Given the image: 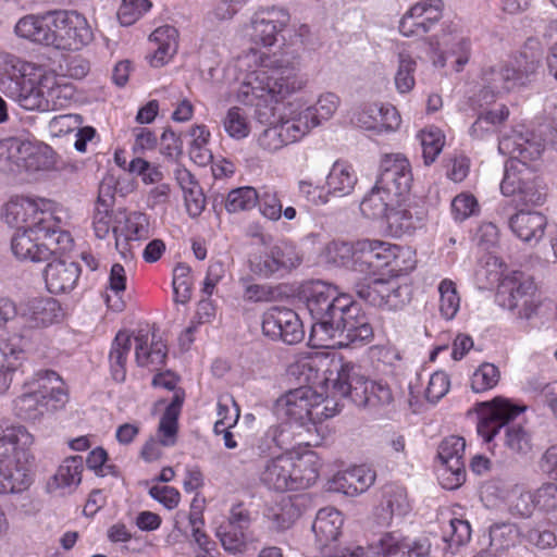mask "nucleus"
I'll use <instances>...</instances> for the list:
<instances>
[{"label":"nucleus","mask_w":557,"mask_h":557,"mask_svg":"<svg viewBox=\"0 0 557 557\" xmlns=\"http://www.w3.org/2000/svg\"><path fill=\"white\" fill-rule=\"evenodd\" d=\"M337 324L334 339L338 338L337 344L341 346L362 344L373 336V329L368 317L355 300H351Z\"/></svg>","instance_id":"aec40b11"},{"label":"nucleus","mask_w":557,"mask_h":557,"mask_svg":"<svg viewBox=\"0 0 557 557\" xmlns=\"http://www.w3.org/2000/svg\"><path fill=\"white\" fill-rule=\"evenodd\" d=\"M338 294L339 292L335 285L320 280L306 282L300 289V297L304 299L311 317L322 312L323 307L330 301H335Z\"/></svg>","instance_id":"c85d7f7f"},{"label":"nucleus","mask_w":557,"mask_h":557,"mask_svg":"<svg viewBox=\"0 0 557 557\" xmlns=\"http://www.w3.org/2000/svg\"><path fill=\"white\" fill-rule=\"evenodd\" d=\"M149 40L156 48L147 59L154 67L164 65L176 53L177 30L173 26L158 27L151 33Z\"/></svg>","instance_id":"c756f323"},{"label":"nucleus","mask_w":557,"mask_h":557,"mask_svg":"<svg viewBox=\"0 0 557 557\" xmlns=\"http://www.w3.org/2000/svg\"><path fill=\"white\" fill-rule=\"evenodd\" d=\"M246 532L239 528L221 523L216 528L215 535L226 552L236 554L246 548Z\"/></svg>","instance_id":"bf43d9fd"},{"label":"nucleus","mask_w":557,"mask_h":557,"mask_svg":"<svg viewBox=\"0 0 557 557\" xmlns=\"http://www.w3.org/2000/svg\"><path fill=\"white\" fill-rule=\"evenodd\" d=\"M444 541L448 543L451 553L466 545L471 539V527L467 520L454 518L450 519L448 529L444 531Z\"/></svg>","instance_id":"052dcab7"},{"label":"nucleus","mask_w":557,"mask_h":557,"mask_svg":"<svg viewBox=\"0 0 557 557\" xmlns=\"http://www.w3.org/2000/svg\"><path fill=\"white\" fill-rule=\"evenodd\" d=\"M23 388L13 401L15 414L23 420H39L63 408L69 400L67 387L53 370L37 371Z\"/></svg>","instance_id":"39448f33"},{"label":"nucleus","mask_w":557,"mask_h":557,"mask_svg":"<svg viewBox=\"0 0 557 557\" xmlns=\"http://www.w3.org/2000/svg\"><path fill=\"white\" fill-rule=\"evenodd\" d=\"M222 125L225 133L236 140L246 138L250 133L248 116L239 107H232L227 110Z\"/></svg>","instance_id":"3c124183"},{"label":"nucleus","mask_w":557,"mask_h":557,"mask_svg":"<svg viewBox=\"0 0 557 557\" xmlns=\"http://www.w3.org/2000/svg\"><path fill=\"white\" fill-rule=\"evenodd\" d=\"M466 441L461 436L450 435L442 440L437 448L441 461L438 480L446 490H456L466 480L465 465Z\"/></svg>","instance_id":"2eb2a0df"},{"label":"nucleus","mask_w":557,"mask_h":557,"mask_svg":"<svg viewBox=\"0 0 557 557\" xmlns=\"http://www.w3.org/2000/svg\"><path fill=\"white\" fill-rule=\"evenodd\" d=\"M508 226L524 243H539L547 226L546 216L539 211L520 210L508 219Z\"/></svg>","instance_id":"393cba45"},{"label":"nucleus","mask_w":557,"mask_h":557,"mask_svg":"<svg viewBox=\"0 0 557 557\" xmlns=\"http://www.w3.org/2000/svg\"><path fill=\"white\" fill-rule=\"evenodd\" d=\"M441 17V0H420L403 15L399 32L406 37L424 35Z\"/></svg>","instance_id":"6ab92c4d"},{"label":"nucleus","mask_w":557,"mask_h":557,"mask_svg":"<svg viewBox=\"0 0 557 557\" xmlns=\"http://www.w3.org/2000/svg\"><path fill=\"white\" fill-rule=\"evenodd\" d=\"M376 472L366 466H355L342 473H338L334 479V484L337 491L347 496H357L368 491L375 482Z\"/></svg>","instance_id":"bb28decb"},{"label":"nucleus","mask_w":557,"mask_h":557,"mask_svg":"<svg viewBox=\"0 0 557 557\" xmlns=\"http://www.w3.org/2000/svg\"><path fill=\"white\" fill-rule=\"evenodd\" d=\"M135 343V358L139 367H159L164 363L166 345L161 339H157L154 333L150 343L147 334H138Z\"/></svg>","instance_id":"e433bc0d"},{"label":"nucleus","mask_w":557,"mask_h":557,"mask_svg":"<svg viewBox=\"0 0 557 557\" xmlns=\"http://www.w3.org/2000/svg\"><path fill=\"white\" fill-rule=\"evenodd\" d=\"M271 250L280 271H290L302 262V257L293 243L281 240Z\"/></svg>","instance_id":"4d7b16f0"},{"label":"nucleus","mask_w":557,"mask_h":557,"mask_svg":"<svg viewBox=\"0 0 557 557\" xmlns=\"http://www.w3.org/2000/svg\"><path fill=\"white\" fill-rule=\"evenodd\" d=\"M127 242L147 239L150 235L149 219L145 213L132 212L124 218V225L120 227L119 236Z\"/></svg>","instance_id":"8fccbe9b"},{"label":"nucleus","mask_w":557,"mask_h":557,"mask_svg":"<svg viewBox=\"0 0 557 557\" xmlns=\"http://www.w3.org/2000/svg\"><path fill=\"white\" fill-rule=\"evenodd\" d=\"M131 348V336L125 332H119L112 342L111 350L109 354L111 376L117 383L125 381L126 361Z\"/></svg>","instance_id":"4c0bfd02"},{"label":"nucleus","mask_w":557,"mask_h":557,"mask_svg":"<svg viewBox=\"0 0 557 557\" xmlns=\"http://www.w3.org/2000/svg\"><path fill=\"white\" fill-rule=\"evenodd\" d=\"M440 293V312L446 320H453L460 308V297L456 284L444 278L438 285Z\"/></svg>","instance_id":"864d4df0"},{"label":"nucleus","mask_w":557,"mask_h":557,"mask_svg":"<svg viewBox=\"0 0 557 557\" xmlns=\"http://www.w3.org/2000/svg\"><path fill=\"white\" fill-rule=\"evenodd\" d=\"M40 90L42 91V107H39V111L42 112L62 108L71 96L67 86L59 85L55 76L47 73L44 74Z\"/></svg>","instance_id":"c03bdc74"},{"label":"nucleus","mask_w":557,"mask_h":557,"mask_svg":"<svg viewBox=\"0 0 557 557\" xmlns=\"http://www.w3.org/2000/svg\"><path fill=\"white\" fill-rule=\"evenodd\" d=\"M45 206V200L38 202L27 197H13L5 203L2 218L17 230L29 228L40 233V230H51L53 224V213L44 209Z\"/></svg>","instance_id":"4468645a"},{"label":"nucleus","mask_w":557,"mask_h":557,"mask_svg":"<svg viewBox=\"0 0 557 557\" xmlns=\"http://www.w3.org/2000/svg\"><path fill=\"white\" fill-rule=\"evenodd\" d=\"M336 377H327L335 395L348 397L356 406L363 408L388 407L395 401V393L387 383L371 381L361 373V369L342 360L333 361Z\"/></svg>","instance_id":"423d86ee"},{"label":"nucleus","mask_w":557,"mask_h":557,"mask_svg":"<svg viewBox=\"0 0 557 557\" xmlns=\"http://www.w3.org/2000/svg\"><path fill=\"white\" fill-rule=\"evenodd\" d=\"M517 66L498 64L482 71L481 89L475 101L480 107L492 103L497 97L527 85L535 76L539 69L537 60H528L527 52H522L516 60Z\"/></svg>","instance_id":"6e6552de"},{"label":"nucleus","mask_w":557,"mask_h":557,"mask_svg":"<svg viewBox=\"0 0 557 557\" xmlns=\"http://www.w3.org/2000/svg\"><path fill=\"white\" fill-rule=\"evenodd\" d=\"M149 0H122L117 10V17L122 25L129 26L146 14L150 8Z\"/></svg>","instance_id":"69168bd1"},{"label":"nucleus","mask_w":557,"mask_h":557,"mask_svg":"<svg viewBox=\"0 0 557 557\" xmlns=\"http://www.w3.org/2000/svg\"><path fill=\"white\" fill-rule=\"evenodd\" d=\"M425 165L432 164L443 150L445 135L437 127H428L418 134Z\"/></svg>","instance_id":"de8ad7c7"},{"label":"nucleus","mask_w":557,"mask_h":557,"mask_svg":"<svg viewBox=\"0 0 557 557\" xmlns=\"http://www.w3.org/2000/svg\"><path fill=\"white\" fill-rule=\"evenodd\" d=\"M351 296L339 293L335 301H330L323 307L322 312L313 314L311 338H317L321 344L334 339V331L338 327V321L347 307L351 304Z\"/></svg>","instance_id":"412c9836"},{"label":"nucleus","mask_w":557,"mask_h":557,"mask_svg":"<svg viewBox=\"0 0 557 557\" xmlns=\"http://www.w3.org/2000/svg\"><path fill=\"white\" fill-rule=\"evenodd\" d=\"M543 37L549 47V54L547 55L548 72L557 79V20L547 23Z\"/></svg>","instance_id":"774afa93"},{"label":"nucleus","mask_w":557,"mask_h":557,"mask_svg":"<svg viewBox=\"0 0 557 557\" xmlns=\"http://www.w3.org/2000/svg\"><path fill=\"white\" fill-rule=\"evenodd\" d=\"M0 171L11 175L23 173L22 139L9 137L0 140Z\"/></svg>","instance_id":"79ce46f5"},{"label":"nucleus","mask_w":557,"mask_h":557,"mask_svg":"<svg viewBox=\"0 0 557 557\" xmlns=\"http://www.w3.org/2000/svg\"><path fill=\"white\" fill-rule=\"evenodd\" d=\"M262 332L272 339L295 345L304 339L305 331L298 314L288 308L272 307L262 315Z\"/></svg>","instance_id":"dca6fc26"},{"label":"nucleus","mask_w":557,"mask_h":557,"mask_svg":"<svg viewBox=\"0 0 557 557\" xmlns=\"http://www.w3.org/2000/svg\"><path fill=\"white\" fill-rule=\"evenodd\" d=\"M61 219L53 215L51 230H40L44 245L51 247V255L71 249L73 239L69 232L61 230Z\"/></svg>","instance_id":"13d9d810"},{"label":"nucleus","mask_w":557,"mask_h":557,"mask_svg":"<svg viewBox=\"0 0 557 557\" xmlns=\"http://www.w3.org/2000/svg\"><path fill=\"white\" fill-rule=\"evenodd\" d=\"M94 39L86 17L76 11L55 10L52 47L60 50L77 51Z\"/></svg>","instance_id":"ddd939ff"},{"label":"nucleus","mask_w":557,"mask_h":557,"mask_svg":"<svg viewBox=\"0 0 557 557\" xmlns=\"http://www.w3.org/2000/svg\"><path fill=\"white\" fill-rule=\"evenodd\" d=\"M83 458L72 456L66 458L58 468L52 478L55 488H67L74 491L82 482Z\"/></svg>","instance_id":"37998d69"},{"label":"nucleus","mask_w":557,"mask_h":557,"mask_svg":"<svg viewBox=\"0 0 557 557\" xmlns=\"http://www.w3.org/2000/svg\"><path fill=\"white\" fill-rule=\"evenodd\" d=\"M289 14L283 8H265L253 13L250 18L251 39L265 47L273 46L277 35L287 26Z\"/></svg>","instance_id":"a211bd4d"},{"label":"nucleus","mask_w":557,"mask_h":557,"mask_svg":"<svg viewBox=\"0 0 557 557\" xmlns=\"http://www.w3.org/2000/svg\"><path fill=\"white\" fill-rule=\"evenodd\" d=\"M280 124L288 145L301 139L313 127H317L320 121L314 116L312 110H305L297 117L286 120Z\"/></svg>","instance_id":"49530a36"},{"label":"nucleus","mask_w":557,"mask_h":557,"mask_svg":"<svg viewBox=\"0 0 557 557\" xmlns=\"http://www.w3.org/2000/svg\"><path fill=\"white\" fill-rule=\"evenodd\" d=\"M525 410V407L512 404L504 397H495L491 401L478 403V434L483 442L491 445L499 436L503 446L512 455H527L532 449L531 432L513 420Z\"/></svg>","instance_id":"7ed1b4c3"},{"label":"nucleus","mask_w":557,"mask_h":557,"mask_svg":"<svg viewBox=\"0 0 557 557\" xmlns=\"http://www.w3.org/2000/svg\"><path fill=\"white\" fill-rule=\"evenodd\" d=\"M5 74L0 76V91L16 101L25 110H38L42 107L41 82L45 72L30 63H21L12 54L2 57Z\"/></svg>","instance_id":"0eeeda50"},{"label":"nucleus","mask_w":557,"mask_h":557,"mask_svg":"<svg viewBox=\"0 0 557 557\" xmlns=\"http://www.w3.org/2000/svg\"><path fill=\"white\" fill-rule=\"evenodd\" d=\"M500 377L498 368L493 363H482L471 376V388L475 393H482L494 388Z\"/></svg>","instance_id":"680f3d73"},{"label":"nucleus","mask_w":557,"mask_h":557,"mask_svg":"<svg viewBox=\"0 0 557 557\" xmlns=\"http://www.w3.org/2000/svg\"><path fill=\"white\" fill-rule=\"evenodd\" d=\"M399 202V199L388 195L375 184L371 191L362 199L360 210L367 218L384 219L391 207Z\"/></svg>","instance_id":"a19ab883"},{"label":"nucleus","mask_w":557,"mask_h":557,"mask_svg":"<svg viewBox=\"0 0 557 557\" xmlns=\"http://www.w3.org/2000/svg\"><path fill=\"white\" fill-rule=\"evenodd\" d=\"M5 467H0V494H17L26 491L33 483L30 470L21 465L20 458L7 460Z\"/></svg>","instance_id":"473e14b6"},{"label":"nucleus","mask_w":557,"mask_h":557,"mask_svg":"<svg viewBox=\"0 0 557 557\" xmlns=\"http://www.w3.org/2000/svg\"><path fill=\"white\" fill-rule=\"evenodd\" d=\"M472 44L463 34L449 35L444 39V50L438 60L441 66L450 64L456 72H461L469 62Z\"/></svg>","instance_id":"72a5a7b5"},{"label":"nucleus","mask_w":557,"mask_h":557,"mask_svg":"<svg viewBox=\"0 0 557 557\" xmlns=\"http://www.w3.org/2000/svg\"><path fill=\"white\" fill-rule=\"evenodd\" d=\"M258 200L259 194L253 187H239L228 193L225 201V209L230 213L251 210L256 207Z\"/></svg>","instance_id":"5fc2aeb1"},{"label":"nucleus","mask_w":557,"mask_h":557,"mask_svg":"<svg viewBox=\"0 0 557 557\" xmlns=\"http://www.w3.org/2000/svg\"><path fill=\"white\" fill-rule=\"evenodd\" d=\"M247 67L237 99L244 106L253 107L260 122L274 114V106L301 90L308 84L306 75L293 66L273 60L263 52L251 50L240 60Z\"/></svg>","instance_id":"f257e3e1"},{"label":"nucleus","mask_w":557,"mask_h":557,"mask_svg":"<svg viewBox=\"0 0 557 557\" xmlns=\"http://www.w3.org/2000/svg\"><path fill=\"white\" fill-rule=\"evenodd\" d=\"M173 293L176 302L185 304L191 296L190 268L178 263L173 270Z\"/></svg>","instance_id":"0e129e2a"},{"label":"nucleus","mask_w":557,"mask_h":557,"mask_svg":"<svg viewBox=\"0 0 557 557\" xmlns=\"http://www.w3.org/2000/svg\"><path fill=\"white\" fill-rule=\"evenodd\" d=\"M34 443L33 435L23 425L12 426L0 434V465L7 462L13 451L25 450Z\"/></svg>","instance_id":"ea45409f"},{"label":"nucleus","mask_w":557,"mask_h":557,"mask_svg":"<svg viewBox=\"0 0 557 557\" xmlns=\"http://www.w3.org/2000/svg\"><path fill=\"white\" fill-rule=\"evenodd\" d=\"M193 138L189 146L190 160L199 166H206L213 162V154L208 148L210 132L206 125H195L189 132Z\"/></svg>","instance_id":"a18cd8bd"},{"label":"nucleus","mask_w":557,"mask_h":557,"mask_svg":"<svg viewBox=\"0 0 557 557\" xmlns=\"http://www.w3.org/2000/svg\"><path fill=\"white\" fill-rule=\"evenodd\" d=\"M520 532L513 523H495L490 528V544L495 550H507L513 547Z\"/></svg>","instance_id":"603ef678"},{"label":"nucleus","mask_w":557,"mask_h":557,"mask_svg":"<svg viewBox=\"0 0 557 557\" xmlns=\"http://www.w3.org/2000/svg\"><path fill=\"white\" fill-rule=\"evenodd\" d=\"M0 345H10L14 348V350L10 348L1 349L3 356L0 357V394H3L13 381L18 362L25 357L26 342L18 335H12L5 339H0Z\"/></svg>","instance_id":"cd10ccee"},{"label":"nucleus","mask_w":557,"mask_h":557,"mask_svg":"<svg viewBox=\"0 0 557 557\" xmlns=\"http://www.w3.org/2000/svg\"><path fill=\"white\" fill-rule=\"evenodd\" d=\"M323 403V396L312 387L300 386L280 396L274 404V412L278 418L287 419L300 426H307L332 418L338 412L337 404L334 408L325 405L320 410Z\"/></svg>","instance_id":"1a4fd4ad"},{"label":"nucleus","mask_w":557,"mask_h":557,"mask_svg":"<svg viewBox=\"0 0 557 557\" xmlns=\"http://www.w3.org/2000/svg\"><path fill=\"white\" fill-rule=\"evenodd\" d=\"M342 513L333 508L325 507L318 511L312 524V531L320 546H326L337 540L343 527Z\"/></svg>","instance_id":"c9c22d12"},{"label":"nucleus","mask_w":557,"mask_h":557,"mask_svg":"<svg viewBox=\"0 0 557 557\" xmlns=\"http://www.w3.org/2000/svg\"><path fill=\"white\" fill-rule=\"evenodd\" d=\"M23 172L49 171L54 166V151L42 143L22 139Z\"/></svg>","instance_id":"f704fd0d"},{"label":"nucleus","mask_w":557,"mask_h":557,"mask_svg":"<svg viewBox=\"0 0 557 557\" xmlns=\"http://www.w3.org/2000/svg\"><path fill=\"white\" fill-rule=\"evenodd\" d=\"M358 182L352 166L344 161H336L326 175L325 190L327 197H345L350 195Z\"/></svg>","instance_id":"2f4dec72"},{"label":"nucleus","mask_w":557,"mask_h":557,"mask_svg":"<svg viewBox=\"0 0 557 557\" xmlns=\"http://www.w3.org/2000/svg\"><path fill=\"white\" fill-rule=\"evenodd\" d=\"M392 236L400 237L414 228L412 214L409 210L401 208L400 202L391 207L383 219Z\"/></svg>","instance_id":"09e8293b"},{"label":"nucleus","mask_w":557,"mask_h":557,"mask_svg":"<svg viewBox=\"0 0 557 557\" xmlns=\"http://www.w3.org/2000/svg\"><path fill=\"white\" fill-rule=\"evenodd\" d=\"M379 513L380 523L388 525L394 516H405L410 511L406 488L397 484H387L383 488Z\"/></svg>","instance_id":"7c9ffc66"},{"label":"nucleus","mask_w":557,"mask_h":557,"mask_svg":"<svg viewBox=\"0 0 557 557\" xmlns=\"http://www.w3.org/2000/svg\"><path fill=\"white\" fill-rule=\"evenodd\" d=\"M341 103L339 97L331 91L323 92L319 96L317 103L308 107L306 110H312L314 116L318 117L320 123L330 120L337 111Z\"/></svg>","instance_id":"338daca9"},{"label":"nucleus","mask_w":557,"mask_h":557,"mask_svg":"<svg viewBox=\"0 0 557 557\" xmlns=\"http://www.w3.org/2000/svg\"><path fill=\"white\" fill-rule=\"evenodd\" d=\"M81 275L78 263L54 259L45 269V282L51 294H65L74 289Z\"/></svg>","instance_id":"4be33fe9"},{"label":"nucleus","mask_w":557,"mask_h":557,"mask_svg":"<svg viewBox=\"0 0 557 557\" xmlns=\"http://www.w3.org/2000/svg\"><path fill=\"white\" fill-rule=\"evenodd\" d=\"M498 151L508 156L502 194L515 196L524 206H541L546 199V189L529 162L537 160L544 151L543 139L525 125H517L503 134L498 141Z\"/></svg>","instance_id":"f03ea898"},{"label":"nucleus","mask_w":557,"mask_h":557,"mask_svg":"<svg viewBox=\"0 0 557 557\" xmlns=\"http://www.w3.org/2000/svg\"><path fill=\"white\" fill-rule=\"evenodd\" d=\"M92 226L99 239H104L111 231L116 237L119 236L120 226H112L111 211L101 198L96 203Z\"/></svg>","instance_id":"e2e57ef3"},{"label":"nucleus","mask_w":557,"mask_h":557,"mask_svg":"<svg viewBox=\"0 0 557 557\" xmlns=\"http://www.w3.org/2000/svg\"><path fill=\"white\" fill-rule=\"evenodd\" d=\"M54 28V11L44 14H27L21 17L15 25V34L32 42L52 47V33Z\"/></svg>","instance_id":"5701e85b"},{"label":"nucleus","mask_w":557,"mask_h":557,"mask_svg":"<svg viewBox=\"0 0 557 557\" xmlns=\"http://www.w3.org/2000/svg\"><path fill=\"white\" fill-rule=\"evenodd\" d=\"M294 442V434L288 423H278L269 426L253 444L259 457L271 458L278 454L289 453Z\"/></svg>","instance_id":"b1692460"},{"label":"nucleus","mask_w":557,"mask_h":557,"mask_svg":"<svg viewBox=\"0 0 557 557\" xmlns=\"http://www.w3.org/2000/svg\"><path fill=\"white\" fill-rule=\"evenodd\" d=\"M320 459L314 451L278 454L265 459L259 470L260 482L275 492L310 487L319 478Z\"/></svg>","instance_id":"20e7f679"},{"label":"nucleus","mask_w":557,"mask_h":557,"mask_svg":"<svg viewBox=\"0 0 557 557\" xmlns=\"http://www.w3.org/2000/svg\"><path fill=\"white\" fill-rule=\"evenodd\" d=\"M355 292L360 299L371 306L386 310H400L411 299L410 285L398 276L357 283Z\"/></svg>","instance_id":"9b49d317"},{"label":"nucleus","mask_w":557,"mask_h":557,"mask_svg":"<svg viewBox=\"0 0 557 557\" xmlns=\"http://www.w3.org/2000/svg\"><path fill=\"white\" fill-rule=\"evenodd\" d=\"M405 253L401 247L386 242L358 240L355 248V271L375 274L386 267H391L392 271H401L399 258Z\"/></svg>","instance_id":"f8f14e48"},{"label":"nucleus","mask_w":557,"mask_h":557,"mask_svg":"<svg viewBox=\"0 0 557 557\" xmlns=\"http://www.w3.org/2000/svg\"><path fill=\"white\" fill-rule=\"evenodd\" d=\"M412 173L409 161L400 154L386 156L381 162L376 185L385 193L401 200L409 193Z\"/></svg>","instance_id":"f3484780"},{"label":"nucleus","mask_w":557,"mask_h":557,"mask_svg":"<svg viewBox=\"0 0 557 557\" xmlns=\"http://www.w3.org/2000/svg\"><path fill=\"white\" fill-rule=\"evenodd\" d=\"M499 307L508 310L518 320H530L540 307L536 286L532 276L513 271L504 276L495 296Z\"/></svg>","instance_id":"9d476101"},{"label":"nucleus","mask_w":557,"mask_h":557,"mask_svg":"<svg viewBox=\"0 0 557 557\" xmlns=\"http://www.w3.org/2000/svg\"><path fill=\"white\" fill-rule=\"evenodd\" d=\"M42 233L30 231L29 228L16 230L11 240V249L16 258L40 262L49 260L51 247L44 245Z\"/></svg>","instance_id":"a878e982"},{"label":"nucleus","mask_w":557,"mask_h":557,"mask_svg":"<svg viewBox=\"0 0 557 557\" xmlns=\"http://www.w3.org/2000/svg\"><path fill=\"white\" fill-rule=\"evenodd\" d=\"M27 315L35 326H47L61 319L62 309L54 298H34L27 304Z\"/></svg>","instance_id":"58836bf2"},{"label":"nucleus","mask_w":557,"mask_h":557,"mask_svg":"<svg viewBox=\"0 0 557 557\" xmlns=\"http://www.w3.org/2000/svg\"><path fill=\"white\" fill-rule=\"evenodd\" d=\"M416 66L417 63L409 53L400 52L398 54V66L395 73V86L399 92H409L414 87Z\"/></svg>","instance_id":"6e6d98bb"}]
</instances>
